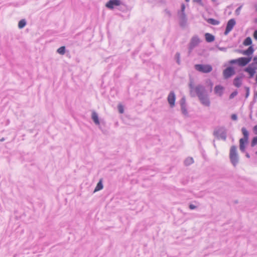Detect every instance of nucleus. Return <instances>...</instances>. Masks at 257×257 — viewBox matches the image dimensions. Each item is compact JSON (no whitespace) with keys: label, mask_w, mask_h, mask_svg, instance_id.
<instances>
[{"label":"nucleus","mask_w":257,"mask_h":257,"mask_svg":"<svg viewBox=\"0 0 257 257\" xmlns=\"http://www.w3.org/2000/svg\"><path fill=\"white\" fill-rule=\"evenodd\" d=\"M168 101L170 104L171 107H173L175 105L176 97L174 92H171L168 96Z\"/></svg>","instance_id":"1a4fd4ad"},{"label":"nucleus","mask_w":257,"mask_h":257,"mask_svg":"<svg viewBox=\"0 0 257 257\" xmlns=\"http://www.w3.org/2000/svg\"><path fill=\"white\" fill-rule=\"evenodd\" d=\"M236 22L234 19H231L229 20L227 22L224 34L227 35L232 30Z\"/></svg>","instance_id":"423d86ee"},{"label":"nucleus","mask_w":257,"mask_h":257,"mask_svg":"<svg viewBox=\"0 0 257 257\" xmlns=\"http://www.w3.org/2000/svg\"><path fill=\"white\" fill-rule=\"evenodd\" d=\"M195 68L198 71L204 73H209L212 70V66L209 64H196Z\"/></svg>","instance_id":"7ed1b4c3"},{"label":"nucleus","mask_w":257,"mask_h":257,"mask_svg":"<svg viewBox=\"0 0 257 257\" xmlns=\"http://www.w3.org/2000/svg\"><path fill=\"white\" fill-rule=\"evenodd\" d=\"M92 118L93 119V120L94 121V122L97 124H99V119H98V116H97V114L96 112H93L92 114Z\"/></svg>","instance_id":"a211bd4d"},{"label":"nucleus","mask_w":257,"mask_h":257,"mask_svg":"<svg viewBox=\"0 0 257 257\" xmlns=\"http://www.w3.org/2000/svg\"><path fill=\"white\" fill-rule=\"evenodd\" d=\"M57 52L61 55L64 54L65 52V47L64 46H62L60 47L58 49Z\"/></svg>","instance_id":"412c9836"},{"label":"nucleus","mask_w":257,"mask_h":257,"mask_svg":"<svg viewBox=\"0 0 257 257\" xmlns=\"http://www.w3.org/2000/svg\"><path fill=\"white\" fill-rule=\"evenodd\" d=\"M255 81H256V82H257V74H256V77H255Z\"/></svg>","instance_id":"e433bc0d"},{"label":"nucleus","mask_w":257,"mask_h":257,"mask_svg":"<svg viewBox=\"0 0 257 257\" xmlns=\"http://www.w3.org/2000/svg\"><path fill=\"white\" fill-rule=\"evenodd\" d=\"M240 10H241V7L238 8L236 10V11H235V13L237 15H239V13H240Z\"/></svg>","instance_id":"2f4dec72"},{"label":"nucleus","mask_w":257,"mask_h":257,"mask_svg":"<svg viewBox=\"0 0 257 257\" xmlns=\"http://www.w3.org/2000/svg\"><path fill=\"white\" fill-rule=\"evenodd\" d=\"M193 162L192 158H189L186 160V164H189L191 163H192Z\"/></svg>","instance_id":"bb28decb"},{"label":"nucleus","mask_w":257,"mask_h":257,"mask_svg":"<svg viewBox=\"0 0 257 257\" xmlns=\"http://www.w3.org/2000/svg\"><path fill=\"white\" fill-rule=\"evenodd\" d=\"M248 140H246L245 138L240 139L239 140V146L240 149L242 151H244L245 149L244 144L247 142Z\"/></svg>","instance_id":"ddd939ff"},{"label":"nucleus","mask_w":257,"mask_h":257,"mask_svg":"<svg viewBox=\"0 0 257 257\" xmlns=\"http://www.w3.org/2000/svg\"><path fill=\"white\" fill-rule=\"evenodd\" d=\"M200 43V39L197 37H194L192 38L190 46L191 47H194Z\"/></svg>","instance_id":"f8f14e48"},{"label":"nucleus","mask_w":257,"mask_h":257,"mask_svg":"<svg viewBox=\"0 0 257 257\" xmlns=\"http://www.w3.org/2000/svg\"><path fill=\"white\" fill-rule=\"evenodd\" d=\"M257 144V137L253 138L251 141V146H254Z\"/></svg>","instance_id":"b1692460"},{"label":"nucleus","mask_w":257,"mask_h":257,"mask_svg":"<svg viewBox=\"0 0 257 257\" xmlns=\"http://www.w3.org/2000/svg\"><path fill=\"white\" fill-rule=\"evenodd\" d=\"M26 23L24 20H21L18 24L19 28L22 29L26 26Z\"/></svg>","instance_id":"4be33fe9"},{"label":"nucleus","mask_w":257,"mask_h":257,"mask_svg":"<svg viewBox=\"0 0 257 257\" xmlns=\"http://www.w3.org/2000/svg\"><path fill=\"white\" fill-rule=\"evenodd\" d=\"M235 74V71L233 67H229L226 68L223 72V77L227 79Z\"/></svg>","instance_id":"39448f33"},{"label":"nucleus","mask_w":257,"mask_h":257,"mask_svg":"<svg viewBox=\"0 0 257 257\" xmlns=\"http://www.w3.org/2000/svg\"><path fill=\"white\" fill-rule=\"evenodd\" d=\"M200 101L201 102V103L205 105V106H209L210 105V101H209V98H208V97L205 95H202L201 96H200L199 97Z\"/></svg>","instance_id":"9b49d317"},{"label":"nucleus","mask_w":257,"mask_h":257,"mask_svg":"<svg viewBox=\"0 0 257 257\" xmlns=\"http://www.w3.org/2000/svg\"><path fill=\"white\" fill-rule=\"evenodd\" d=\"M253 36L254 39H255L256 40H257V30H255L254 32Z\"/></svg>","instance_id":"c756f323"},{"label":"nucleus","mask_w":257,"mask_h":257,"mask_svg":"<svg viewBox=\"0 0 257 257\" xmlns=\"http://www.w3.org/2000/svg\"><path fill=\"white\" fill-rule=\"evenodd\" d=\"M233 84L234 85L237 87H239L240 86L241 84V78H239V77H236L234 79V81H233Z\"/></svg>","instance_id":"dca6fc26"},{"label":"nucleus","mask_w":257,"mask_h":257,"mask_svg":"<svg viewBox=\"0 0 257 257\" xmlns=\"http://www.w3.org/2000/svg\"><path fill=\"white\" fill-rule=\"evenodd\" d=\"M185 1H186V2H189V1H190V0H185Z\"/></svg>","instance_id":"58836bf2"},{"label":"nucleus","mask_w":257,"mask_h":257,"mask_svg":"<svg viewBox=\"0 0 257 257\" xmlns=\"http://www.w3.org/2000/svg\"><path fill=\"white\" fill-rule=\"evenodd\" d=\"M223 128L222 127L218 129H216L214 131V135L215 136H218L220 132L223 131Z\"/></svg>","instance_id":"5701e85b"},{"label":"nucleus","mask_w":257,"mask_h":257,"mask_svg":"<svg viewBox=\"0 0 257 257\" xmlns=\"http://www.w3.org/2000/svg\"><path fill=\"white\" fill-rule=\"evenodd\" d=\"M253 61L254 62L252 63L251 64L252 65L255 67V68L257 69V57H255L253 58Z\"/></svg>","instance_id":"a878e982"},{"label":"nucleus","mask_w":257,"mask_h":257,"mask_svg":"<svg viewBox=\"0 0 257 257\" xmlns=\"http://www.w3.org/2000/svg\"><path fill=\"white\" fill-rule=\"evenodd\" d=\"M210 88H211V90L212 89V87L213 86V83L210 81Z\"/></svg>","instance_id":"c9c22d12"},{"label":"nucleus","mask_w":257,"mask_h":257,"mask_svg":"<svg viewBox=\"0 0 257 257\" xmlns=\"http://www.w3.org/2000/svg\"><path fill=\"white\" fill-rule=\"evenodd\" d=\"M205 40L207 42H212L214 41V37L210 33L205 34Z\"/></svg>","instance_id":"4468645a"},{"label":"nucleus","mask_w":257,"mask_h":257,"mask_svg":"<svg viewBox=\"0 0 257 257\" xmlns=\"http://www.w3.org/2000/svg\"><path fill=\"white\" fill-rule=\"evenodd\" d=\"M182 111H183V113H184V114H186L187 113V110L186 109L184 108L183 107H182Z\"/></svg>","instance_id":"f704fd0d"},{"label":"nucleus","mask_w":257,"mask_h":257,"mask_svg":"<svg viewBox=\"0 0 257 257\" xmlns=\"http://www.w3.org/2000/svg\"><path fill=\"white\" fill-rule=\"evenodd\" d=\"M212 1H213V2H214V1H215L216 0H212Z\"/></svg>","instance_id":"ea45409f"},{"label":"nucleus","mask_w":257,"mask_h":257,"mask_svg":"<svg viewBox=\"0 0 257 257\" xmlns=\"http://www.w3.org/2000/svg\"><path fill=\"white\" fill-rule=\"evenodd\" d=\"M224 90V87L220 85H216L214 89L215 93L217 95L219 96H222V95L223 94Z\"/></svg>","instance_id":"9d476101"},{"label":"nucleus","mask_w":257,"mask_h":257,"mask_svg":"<svg viewBox=\"0 0 257 257\" xmlns=\"http://www.w3.org/2000/svg\"><path fill=\"white\" fill-rule=\"evenodd\" d=\"M190 87L191 89V91H194L196 93L198 97L204 95V88L203 86L198 85L195 88H194L193 87V85L192 84H190Z\"/></svg>","instance_id":"20e7f679"},{"label":"nucleus","mask_w":257,"mask_h":257,"mask_svg":"<svg viewBox=\"0 0 257 257\" xmlns=\"http://www.w3.org/2000/svg\"><path fill=\"white\" fill-rule=\"evenodd\" d=\"M251 44H252V40H251V39L249 37H247L243 42V45L245 46H249V47H250V46H251L250 45H251Z\"/></svg>","instance_id":"2eb2a0df"},{"label":"nucleus","mask_w":257,"mask_h":257,"mask_svg":"<svg viewBox=\"0 0 257 257\" xmlns=\"http://www.w3.org/2000/svg\"><path fill=\"white\" fill-rule=\"evenodd\" d=\"M231 118L233 119V120H236L237 119V116L235 114H232L231 115Z\"/></svg>","instance_id":"473e14b6"},{"label":"nucleus","mask_w":257,"mask_h":257,"mask_svg":"<svg viewBox=\"0 0 257 257\" xmlns=\"http://www.w3.org/2000/svg\"><path fill=\"white\" fill-rule=\"evenodd\" d=\"M103 188V185L101 183V181L100 180L97 184V186H96L94 192L99 191L101 190Z\"/></svg>","instance_id":"aec40b11"},{"label":"nucleus","mask_w":257,"mask_h":257,"mask_svg":"<svg viewBox=\"0 0 257 257\" xmlns=\"http://www.w3.org/2000/svg\"><path fill=\"white\" fill-rule=\"evenodd\" d=\"M253 131L254 134L257 135V125H255L253 128Z\"/></svg>","instance_id":"7c9ffc66"},{"label":"nucleus","mask_w":257,"mask_h":257,"mask_svg":"<svg viewBox=\"0 0 257 257\" xmlns=\"http://www.w3.org/2000/svg\"><path fill=\"white\" fill-rule=\"evenodd\" d=\"M239 53L247 56V57H240L236 59L231 60L229 61L231 64H237L238 66L243 67L248 64L251 60L254 49L252 46H250L245 50H237Z\"/></svg>","instance_id":"f257e3e1"},{"label":"nucleus","mask_w":257,"mask_h":257,"mask_svg":"<svg viewBox=\"0 0 257 257\" xmlns=\"http://www.w3.org/2000/svg\"><path fill=\"white\" fill-rule=\"evenodd\" d=\"M207 22L212 25H218L219 24V21L212 18L207 19Z\"/></svg>","instance_id":"f3484780"},{"label":"nucleus","mask_w":257,"mask_h":257,"mask_svg":"<svg viewBox=\"0 0 257 257\" xmlns=\"http://www.w3.org/2000/svg\"><path fill=\"white\" fill-rule=\"evenodd\" d=\"M229 158L231 163L234 166H235L238 162V157L237 154L236 148L234 146H232L230 148Z\"/></svg>","instance_id":"f03ea898"},{"label":"nucleus","mask_w":257,"mask_h":257,"mask_svg":"<svg viewBox=\"0 0 257 257\" xmlns=\"http://www.w3.org/2000/svg\"><path fill=\"white\" fill-rule=\"evenodd\" d=\"M256 69H257L255 67L251 64L245 68L244 71L248 73L249 75V77L251 78L254 76Z\"/></svg>","instance_id":"6e6552de"},{"label":"nucleus","mask_w":257,"mask_h":257,"mask_svg":"<svg viewBox=\"0 0 257 257\" xmlns=\"http://www.w3.org/2000/svg\"><path fill=\"white\" fill-rule=\"evenodd\" d=\"M189 208L191 209H194L196 208V206L193 204H190V206H189Z\"/></svg>","instance_id":"72a5a7b5"},{"label":"nucleus","mask_w":257,"mask_h":257,"mask_svg":"<svg viewBox=\"0 0 257 257\" xmlns=\"http://www.w3.org/2000/svg\"><path fill=\"white\" fill-rule=\"evenodd\" d=\"M118 111L120 113H123V107L122 105L120 104L118 106Z\"/></svg>","instance_id":"393cba45"},{"label":"nucleus","mask_w":257,"mask_h":257,"mask_svg":"<svg viewBox=\"0 0 257 257\" xmlns=\"http://www.w3.org/2000/svg\"><path fill=\"white\" fill-rule=\"evenodd\" d=\"M185 5L184 4L182 5V6H181V11L183 13V16H185V14L184 13V10H185Z\"/></svg>","instance_id":"c85d7f7f"},{"label":"nucleus","mask_w":257,"mask_h":257,"mask_svg":"<svg viewBox=\"0 0 257 257\" xmlns=\"http://www.w3.org/2000/svg\"><path fill=\"white\" fill-rule=\"evenodd\" d=\"M255 97L257 98V91L256 92V93L255 94Z\"/></svg>","instance_id":"4c0bfd02"},{"label":"nucleus","mask_w":257,"mask_h":257,"mask_svg":"<svg viewBox=\"0 0 257 257\" xmlns=\"http://www.w3.org/2000/svg\"><path fill=\"white\" fill-rule=\"evenodd\" d=\"M236 95H237V92H232V93L230 94V96H229V98H230V99H232V98H233L235 96H236Z\"/></svg>","instance_id":"cd10ccee"},{"label":"nucleus","mask_w":257,"mask_h":257,"mask_svg":"<svg viewBox=\"0 0 257 257\" xmlns=\"http://www.w3.org/2000/svg\"><path fill=\"white\" fill-rule=\"evenodd\" d=\"M241 131L244 136L243 138L246 139V140H248L249 134L247 130L245 127H242L241 129Z\"/></svg>","instance_id":"6ab92c4d"},{"label":"nucleus","mask_w":257,"mask_h":257,"mask_svg":"<svg viewBox=\"0 0 257 257\" xmlns=\"http://www.w3.org/2000/svg\"><path fill=\"white\" fill-rule=\"evenodd\" d=\"M121 2L119 0H109L105 5L106 7L112 9L114 7L120 5Z\"/></svg>","instance_id":"0eeeda50"}]
</instances>
